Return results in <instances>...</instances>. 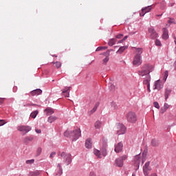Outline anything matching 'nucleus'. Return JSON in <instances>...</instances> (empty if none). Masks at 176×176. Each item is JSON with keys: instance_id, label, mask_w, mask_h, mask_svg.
<instances>
[{"instance_id": "c9c22d12", "label": "nucleus", "mask_w": 176, "mask_h": 176, "mask_svg": "<svg viewBox=\"0 0 176 176\" xmlns=\"http://www.w3.org/2000/svg\"><path fill=\"white\" fill-rule=\"evenodd\" d=\"M155 45H156V46H162V43L160 42V40L156 39L155 40Z\"/></svg>"}, {"instance_id": "5701e85b", "label": "nucleus", "mask_w": 176, "mask_h": 176, "mask_svg": "<svg viewBox=\"0 0 176 176\" xmlns=\"http://www.w3.org/2000/svg\"><path fill=\"white\" fill-rule=\"evenodd\" d=\"M126 48H127V47H126V46L120 47L119 48V50L116 52L117 54H122V53H123V52H124Z\"/></svg>"}, {"instance_id": "79ce46f5", "label": "nucleus", "mask_w": 176, "mask_h": 176, "mask_svg": "<svg viewBox=\"0 0 176 176\" xmlns=\"http://www.w3.org/2000/svg\"><path fill=\"white\" fill-rule=\"evenodd\" d=\"M164 108L167 111L168 108H170V105L168 104L167 103H165L164 105Z\"/></svg>"}, {"instance_id": "4468645a", "label": "nucleus", "mask_w": 176, "mask_h": 176, "mask_svg": "<svg viewBox=\"0 0 176 176\" xmlns=\"http://www.w3.org/2000/svg\"><path fill=\"white\" fill-rule=\"evenodd\" d=\"M109 53H111V50H108L105 53L103 54L104 56H107L104 59H103V64L107 65V63L109 61Z\"/></svg>"}, {"instance_id": "f257e3e1", "label": "nucleus", "mask_w": 176, "mask_h": 176, "mask_svg": "<svg viewBox=\"0 0 176 176\" xmlns=\"http://www.w3.org/2000/svg\"><path fill=\"white\" fill-rule=\"evenodd\" d=\"M155 69V67L151 64H145L144 65L141 69L138 71L139 76H146V79L143 81L144 85H151L149 82H151V75H149L150 72H153Z\"/></svg>"}, {"instance_id": "dca6fc26", "label": "nucleus", "mask_w": 176, "mask_h": 176, "mask_svg": "<svg viewBox=\"0 0 176 176\" xmlns=\"http://www.w3.org/2000/svg\"><path fill=\"white\" fill-rule=\"evenodd\" d=\"M171 91H172L171 88L165 89L164 97H165L166 101H167V100H168V97H169L170 94H171Z\"/></svg>"}, {"instance_id": "f3484780", "label": "nucleus", "mask_w": 176, "mask_h": 176, "mask_svg": "<svg viewBox=\"0 0 176 176\" xmlns=\"http://www.w3.org/2000/svg\"><path fill=\"white\" fill-rule=\"evenodd\" d=\"M162 38L165 41L168 39V30L166 28H163Z\"/></svg>"}, {"instance_id": "c03bdc74", "label": "nucleus", "mask_w": 176, "mask_h": 176, "mask_svg": "<svg viewBox=\"0 0 176 176\" xmlns=\"http://www.w3.org/2000/svg\"><path fill=\"white\" fill-rule=\"evenodd\" d=\"M54 156H56V152H52L51 153L50 157L52 159V157H54Z\"/></svg>"}, {"instance_id": "a211bd4d", "label": "nucleus", "mask_w": 176, "mask_h": 176, "mask_svg": "<svg viewBox=\"0 0 176 176\" xmlns=\"http://www.w3.org/2000/svg\"><path fill=\"white\" fill-rule=\"evenodd\" d=\"M31 96H39L40 94H42V91L40 89H37L35 90H33L30 92Z\"/></svg>"}, {"instance_id": "aec40b11", "label": "nucleus", "mask_w": 176, "mask_h": 176, "mask_svg": "<svg viewBox=\"0 0 176 176\" xmlns=\"http://www.w3.org/2000/svg\"><path fill=\"white\" fill-rule=\"evenodd\" d=\"M44 111H45V112H46L47 116H49L50 115H53V113H54V110H53V109H52L50 107H47Z\"/></svg>"}, {"instance_id": "58836bf2", "label": "nucleus", "mask_w": 176, "mask_h": 176, "mask_svg": "<svg viewBox=\"0 0 176 176\" xmlns=\"http://www.w3.org/2000/svg\"><path fill=\"white\" fill-rule=\"evenodd\" d=\"M54 64H55V66L57 68H60V67H61V62H56V63H54Z\"/></svg>"}, {"instance_id": "f704fd0d", "label": "nucleus", "mask_w": 176, "mask_h": 176, "mask_svg": "<svg viewBox=\"0 0 176 176\" xmlns=\"http://www.w3.org/2000/svg\"><path fill=\"white\" fill-rule=\"evenodd\" d=\"M140 155H138L135 157V161L136 162V163H138V164H140Z\"/></svg>"}, {"instance_id": "0eeeda50", "label": "nucleus", "mask_w": 176, "mask_h": 176, "mask_svg": "<svg viewBox=\"0 0 176 176\" xmlns=\"http://www.w3.org/2000/svg\"><path fill=\"white\" fill-rule=\"evenodd\" d=\"M116 129L118 135H122V134H126V126L122 124H117L116 125Z\"/></svg>"}, {"instance_id": "5fc2aeb1", "label": "nucleus", "mask_w": 176, "mask_h": 176, "mask_svg": "<svg viewBox=\"0 0 176 176\" xmlns=\"http://www.w3.org/2000/svg\"><path fill=\"white\" fill-rule=\"evenodd\" d=\"M173 38L175 39V43L176 45V36L175 34H173Z\"/></svg>"}, {"instance_id": "9b49d317", "label": "nucleus", "mask_w": 176, "mask_h": 176, "mask_svg": "<svg viewBox=\"0 0 176 176\" xmlns=\"http://www.w3.org/2000/svg\"><path fill=\"white\" fill-rule=\"evenodd\" d=\"M154 86L153 90H162V89H163V85L160 80L155 81Z\"/></svg>"}, {"instance_id": "13d9d810", "label": "nucleus", "mask_w": 176, "mask_h": 176, "mask_svg": "<svg viewBox=\"0 0 176 176\" xmlns=\"http://www.w3.org/2000/svg\"><path fill=\"white\" fill-rule=\"evenodd\" d=\"M132 176H135V175H133Z\"/></svg>"}, {"instance_id": "6ab92c4d", "label": "nucleus", "mask_w": 176, "mask_h": 176, "mask_svg": "<svg viewBox=\"0 0 176 176\" xmlns=\"http://www.w3.org/2000/svg\"><path fill=\"white\" fill-rule=\"evenodd\" d=\"M69 87H66L63 91V94H64L65 97H69Z\"/></svg>"}, {"instance_id": "37998d69", "label": "nucleus", "mask_w": 176, "mask_h": 176, "mask_svg": "<svg viewBox=\"0 0 176 176\" xmlns=\"http://www.w3.org/2000/svg\"><path fill=\"white\" fill-rule=\"evenodd\" d=\"M168 77V71H166L165 72H164V79L166 80V79H167V78Z\"/></svg>"}, {"instance_id": "864d4df0", "label": "nucleus", "mask_w": 176, "mask_h": 176, "mask_svg": "<svg viewBox=\"0 0 176 176\" xmlns=\"http://www.w3.org/2000/svg\"><path fill=\"white\" fill-rule=\"evenodd\" d=\"M129 38V36H125L123 38H122V40L124 41H126V39H127Z\"/></svg>"}, {"instance_id": "a18cd8bd", "label": "nucleus", "mask_w": 176, "mask_h": 176, "mask_svg": "<svg viewBox=\"0 0 176 176\" xmlns=\"http://www.w3.org/2000/svg\"><path fill=\"white\" fill-rule=\"evenodd\" d=\"M5 120H0V126H3L5 124Z\"/></svg>"}, {"instance_id": "cd10ccee", "label": "nucleus", "mask_w": 176, "mask_h": 176, "mask_svg": "<svg viewBox=\"0 0 176 176\" xmlns=\"http://www.w3.org/2000/svg\"><path fill=\"white\" fill-rule=\"evenodd\" d=\"M111 109L113 111H118V109H119V106H118V104H116V103L112 102L111 103Z\"/></svg>"}, {"instance_id": "20e7f679", "label": "nucleus", "mask_w": 176, "mask_h": 176, "mask_svg": "<svg viewBox=\"0 0 176 176\" xmlns=\"http://www.w3.org/2000/svg\"><path fill=\"white\" fill-rule=\"evenodd\" d=\"M126 118L129 123H135L137 122V114L133 111L128 112Z\"/></svg>"}, {"instance_id": "72a5a7b5", "label": "nucleus", "mask_w": 176, "mask_h": 176, "mask_svg": "<svg viewBox=\"0 0 176 176\" xmlns=\"http://www.w3.org/2000/svg\"><path fill=\"white\" fill-rule=\"evenodd\" d=\"M107 49H108V47H98L96 49V52H100V50H107Z\"/></svg>"}, {"instance_id": "412c9836", "label": "nucleus", "mask_w": 176, "mask_h": 176, "mask_svg": "<svg viewBox=\"0 0 176 176\" xmlns=\"http://www.w3.org/2000/svg\"><path fill=\"white\" fill-rule=\"evenodd\" d=\"M57 120V117L55 116H51L48 118L47 122L49 123H53V122H56Z\"/></svg>"}, {"instance_id": "f03ea898", "label": "nucleus", "mask_w": 176, "mask_h": 176, "mask_svg": "<svg viewBox=\"0 0 176 176\" xmlns=\"http://www.w3.org/2000/svg\"><path fill=\"white\" fill-rule=\"evenodd\" d=\"M135 56L133 57V65L135 67H140L142 64V56L141 55L144 53V49L140 47H135Z\"/></svg>"}, {"instance_id": "f8f14e48", "label": "nucleus", "mask_w": 176, "mask_h": 176, "mask_svg": "<svg viewBox=\"0 0 176 176\" xmlns=\"http://www.w3.org/2000/svg\"><path fill=\"white\" fill-rule=\"evenodd\" d=\"M123 149V143L119 142L118 144L115 145L114 151L116 153H119V152H122Z\"/></svg>"}, {"instance_id": "a878e982", "label": "nucleus", "mask_w": 176, "mask_h": 176, "mask_svg": "<svg viewBox=\"0 0 176 176\" xmlns=\"http://www.w3.org/2000/svg\"><path fill=\"white\" fill-rule=\"evenodd\" d=\"M117 42L116 38H111L108 43L109 46H113Z\"/></svg>"}, {"instance_id": "9d476101", "label": "nucleus", "mask_w": 176, "mask_h": 176, "mask_svg": "<svg viewBox=\"0 0 176 176\" xmlns=\"http://www.w3.org/2000/svg\"><path fill=\"white\" fill-rule=\"evenodd\" d=\"M148 32L150 34V38L151 39H156V38H157V36H159V35L157 34V33L156 32L155 29H153L152 28H150L148 29Z\"/></svg>"}, {"instance_id": "6e6552de", "label": "nucleus", "mask_w": 176, "mask_h": 176, "mask_svg": "<svg viewBox=\"0 0 176 176\" xmlns=\"http://www.w3.org/2000/svg\"><path fill=\"white\" fill-rule=\"evenodd\" d=\"M127 159V155H123L115 161V166L116 167H123V160H126Z\"/></svg>"}, {"instance_id": "423d86ee", "label": "nucleus", "mask_w": 176, "mask_h": 176, "mask_svg": "<svg viewBox=\"0 0 176 176\" xmlns=\"http://www.w3.org/2000/svg\"><path fill=\"white\" fill-rule=\"evenodd\" d=\"M16 129L18 131H21V133H22V135H25L27 133H29V131H31L32 128H31V126H30L21 125V126H18Z\"/></svg>"}, {"instance_id": "de8ad7c7", "label": "nucleus", "mask_w": 176, "mask_h": 176, "mask_svg": "<svg viewBox=\"0 0 176 176\" xmlns=\"http://www.w3.org/2000/svg\"><path fill=\"white\" fill-rule=\"evenodd\" d=\"M166 111L167 110L164 107L161 109L162 113H164V112H166Z\"/></svg>"}, {"instance_id": "4be33fe9", "label": "nucleus", "mask_w": 176, "mask_h": 176, "mask_svg": "<svg viewBox=\"0 0 176 176\" xmlns=\"http://www.w3.org/2000/svg\"><path fill=\"white\" fill-rule=\"evenodd\" d=\"M102 126V122L98 120L94 124L95 129H101V126Z\"/></svg>"}, {"instance_id": "4d7b16f0", "label": "nucleus", "mask_w": 176, "mask_h": 176, "mask_svg": "<svg viewBox=\"0 0 176 176\" xmlns=\"http://www.w3.org/2000/svg\"><path fill=\"white\" fill-rule=\"evenodd\" d=\"M151 176H157V174H156V173H153V174L151 175Z\"/></svg>"}, {"instance_id": "3c124183", "label": "nucleus", "mask_w": 176, "mask_h": 176, "mask_svg": "<svg viewBox=\"0 0 176 176\" xmlns=\"http://www.w3.org/2000/svg\"><path fill=\"white\" fill-rule=\"evenodd\" d=\"M36 133H37L38 134H41V133H42V131H41V129H36Z\"/></svg>"}, {"instance_id": "49530a36", "label": "nucleus", "mask_w": 176, "mask_h": 176, "mask_svg": "<svg viewBox=\"0 0 176 176\" xmlns=\"http://www.w3.org/2000/svg\"><path fill=\"white\" fill-rule=\"evenodd\" d=\"M147 91H148V93H151V85H147Z\"/></svg>"}, {"instance_id": "bb28decb", "label": "nucleus", "mask_w": 176, "mask_h": 176, "mask_svg": "<svg viewBox=\"0 0 176 176\" xmlns=\"http://www.w3.org/2000/svg\"><path fill=\"white\" fill-rule=\"evenodd\" d=\"M94 153L95 155L97 156V157H98L99 159H101V152H100L99 150L94 149Z\"/></svg>"}, {"instance_id": "7ed1b4c3", "label": "nucleus", "mask_w": 176, "mask_h": 176, "mask_svg": "<svg viewBox=\"0 0 176 176\" xmlns=\"http://www.w3.org/2000/svg\"><path fill=\"white\" fill-rule=\"evenodd\" d=\"M65 137H69L72 140V141H76L82 135V132L80 131V129L76 128V130L70 132L69 131H66L64 133Z\"/></svg>"}, {"instance_id": "a19ab883", "label": "nucleus", "mask_w": 176, "mask_h": 176, "mask_svg": "<svg viewBox=\"0 0 176 176\" xmlns=\"http://www.w3.org/2000/svg\"><path fill=\"white\" fill-rule=\"evenodd\" d=\"M34 160H27L26 164H32L34 163Z\"/></svg>"}, {"instance_id": "6e6d98bb", "label": "nucleus", "mask_w": 176, "mask_h": 176, "mask_svg": "<svg viewBox=\"0 0 176 176\" xmlns=\"http://www.w3.org/2000/svg\"><path fill=\"white\" fill-rule=\"evenodd\" d=\"M124 42V41L123 39H122L118 41V43H123Z\"/></svg>"}, {"instance_id": "09e8293b", "label": "nucleus", "mask_w": 176, "mask_h": 176, "mask_svg": "<svg viewBox=\"0 0 176 176\" xmlns=\"http://www.w3.org/2000/svg\"><path fill=\"white\" fill-rule=\"evenodd\" d=\"M57 168H58V170H63V168H61V164H57Z\"/></svg>"}, {"instance_id": "393cba45", "label": "nucleus", "mask_w": 176, "mask_h": 176, "mask_svg": "<svg viewBox=\"0 0 176 176\" xmlns=\"http://www.w3.org/2000/svg\"><path fill=\"white\" fill-rule=\"evenodd\" d=\"M38 113H39V111H38V110L32 112L30 114V118H32V119H35V118L38 116Z\"/></svg>"}, {"instance_id": "2eb2a0df", "label": "nucleus", "mask_w": 176, "mask_h": 176, "mask_svg": "<svg viewBox=\"0 0 176 176\" xmlns=\"http://www.w3.org/2000/svg\"><path fill=\"white\" fill-rule=\"evenodd\" d=\"M93 146V142H91V139L88 138L85 141V147L87 149H91V146Z\"/></svg>"}, {"instance_id": "ddd939ff", "label": "nucleus", "mask_w": 176, "mask_h": 176, "mask_svg": "<svg viewBox=\"0 0 176 176\" xmlns=\"http://www.w3.org/2000/svg\"><path fill=\"white\" fill-rule=\"evenodd\" d=\"M150 10H152V6H149L143 9H142V12H140V16H145L146 13H148Z\"/></svg>"}, {"instance_id": "2f4dec72", "label": "nucleus", "mask_w": 176, "mask_h": 176, "mask_svg": "<svg viewBox=\"0 0 176 176\" xmlns=\"http://www.w3.org/2000/svg\"><path fill=\"white\" fill-rule=\"evenodd\" d=\"M42 153V148L38 147L36 150V156H40Z\"/></svg>"}, {"instance_id": "603ef678", "label": "nucleus", "mask_w": 176, "mask_h": 176, "mask_svg": "<svg viewBox=\"0 0 176 176\" xmlns=\"http://www.w3.org/2000/svg\"><path fill=\"white\" fill-rule=\"evenodd\" d=\"M89 176H96V173H94V172H91Z\"/></svg>"}, {"instance_id": "39448f33", "label": "nucleus", "mask_w": 176, "mask_h": 176, "mask_svg": "<svg viewBox=\"0 0 176 176\" xmlns=\"http://www.w3.org/2000/svg\"><path fill=\"white\" fill-rule=\"evenodd\" d=\"M60 157L62 159H64L65 163H66L67 166H69L71 163H72V157L71 154H67L65 152L61 153Z\"/></svg>"}, {"instance_id": "e433bc0d", "label": "nucleus", "mask_w": 176, "mask_h": 176, "mask_svg": "<svg viewBox=\"0 0 176 176\" xmlns=\"http://www.w3.org/2000/svg\"><path fill=\"white\" fill-rule=\"evenodd\" d=\"M153 105L155 108H157V109H159L160 108V105H159V103L157 102H154Z\"/></svg>"}, {"instance_id": "4c0bfd02", "label": "nucleus", "mask_w": 176, "mask_h": 176, "mask_svg": "<svg viewBox=\"0 0 176 176\" xmlns=\"http://www.w3.org/2000/svg\"><path fill=\"white\" fill-rule=\"evenodd\" d=\"M168 23H169V24H175V20L174 19H170Z\"/></svg>"}, {"instance_id": "7c9ffc66", "label": "nucleus", "mask_w": 176, "mask_h": 176, "mask_svg": "<svg viewBox=\"0 0 176 176\" xmlns=\"http://www.w3.org/2000/svg\"><path fill=\"white\" fill-rule=\"evenodd\" d=\"M33 140H34V138L28 136L25 138L24 142H30V141H33Z\"/></svg>"}, {"instance_id": "b1692460", "label": "nucleus", "mask_w": 176, "mask_h": 176, "mask_svg": "<svg viewBox=\"0 0 176 176\" xmlns=\"http://www.w3.org/2000/svg\"><path fill=\"white\" fill-rule=\"evenodd\" d=\"M41 174V171L39 170H34V171H32V172H30L29 173V176H38Z\"/></svg>"}, {"instance_id": "ea45409f", "label": "nucleus", "mask_w": 176, "mask_h": 176, "mask_svg": "<svg viewBox=\"0 0 176 176\" xmlns=\"http://www.w3.org/2000/svg\"><path fill=\"white\" fill-rule=\"evenodd\" d=\"M116 38L117 39H122V38H123V34H120L116 36Z\"/></svg>"}, {"instance_id": "c85d7f7f", "label": "nucleus", "mask_w": 176, "mask_h": 176, "mask_svg": "<svg viewBox=\"0 0 176 176\" xmlns=\"http://www.w3.org/2000/svg\"><path fill=\"white\" fill-rule=\"evenodd\" d=\"M159 141L153 139L151 140V145L152 146H157L159 145Z\"/></svg>"}, {"instance_id": "1a4fd4ad", "label": "nucleus", "mask_w": 176, "mask_h": 176, "mask_svg": "<svg viewBox=\"0 0 176 176\" xmlns=\"http://www.w3.org/2000/svg\"><path fill=\"white\" fill-rule=\"evenodd\" d=\"M150 164L151 162H147L143 166V172L145 176H149V172L152 170V168H151Z\"/></svg>"}, {"instance_id": "473e14b6", "label": "nucleus", "mask_w": 176, "mask_h": 176, "mask_svg": "<svg viewBox=\"0 0 176 176\" xmlns=\"http://www.w3.org/2000/svg\"><path fill=\"white\" fill-rule=\"evenodd\" d=\"M63 175V169H58V170L56 173V176H61Z\"/></svg>"}, {"instance_id": "c756f323", "label": "nucleus", "mask_w": 176, "mask_h": 176, "mask_svg": "<svg viewBox=\"0 0 176 176\" xmlns=\"http://www.w3.org/2000/svg\"><path fill=\"white\" fill-rule=\"evenodd\" d=\"M98 105H100V103H96L94 108L91 110V113H94L96 111H97V109L98 108Z\"/></svg>"}, {"instance_id": "8fccbe9b", "label": "nucleus", "mask_w": 176, "mask_h": 176, "mask_svg": "<svg viewBox=\"0 0 176 176\" xmlns=\"http://www.w3.org/2000/svg\"><path fill=\"white\" fill-rule=\"evenodd\" d=\"M3 101H5V98H0V104H3Z\"/></svg>"}]
</instances>
